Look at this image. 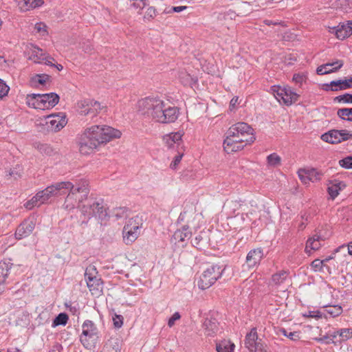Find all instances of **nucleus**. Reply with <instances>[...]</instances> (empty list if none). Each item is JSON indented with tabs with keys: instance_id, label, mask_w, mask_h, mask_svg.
<instances>
[{
	"instance_id": "a211bd4d",
	"label": "nucleus",
	"mask_w": 352,
	"mask_h": 352,
	"mask_svg": "<svg viewBox=\"0 0 352 352\" xmlns=\"http://www.w3.org/2000/svg\"><path fill=\"white\" fill-rule=\"evenodd\" d=\"M258 336L256 329H252L245 336V344L250 352H256L262 344L257 342Z\"/></svg>"
},
{
	"instance_id": "4c0bfd02",
	"label": "nucleus",
	"mask_w": 352,
	"mask_h": 352,
	"mask_svg": "<svg viewBox=\"0 0 352 352\" xmlns=\"http://www.w3.org/2000/svg\"><path fill=\"white\" fill-rule=\"evenodd\" d=\"M337 116L341 120L352 122V108H341L337 111Z\"/></svg>"
},
{
	"instance_id": "bb28decb",
	"label": "nucleus",
	"mask_w": 352,
	"mask_h": 352,
	"mask_svg": "<svg viewBox=\"0 0 352 352\" xmlns=\"http://www.w3.org/2000/svg\"><path fill=\"white\" fill-rule=\"evenodd\" d=\"M121 341L118 338H111L106 342L103 351L106 352H120Z\"/></svg>"
},
{
	"instance_id": "aec40b11",
	"label": "nucleus",
	"mask_w": 352,
	"mask_h": 352,
	"mask_svg": "<svg viewBox=\"0 0 352 352\" xmlns=\"http://www.w3.org/2000/svg\"><path fill=\"white\" fill-rule=\"evenodd\" d=\"M12 265L10 261L0 262V294L4 291V285L6 283V279L10 274V270Z\"/></svg>"
},
{
	"instance_id": "a18cd8bd",
	"label": "nucleus",
	"mask_w": 352,
	"mask_h": 352,
	"mask_svg": "<svg viewBox=\"0 0 352 352\" xmlns=\"http://www.w3.org/2000/svg\"><path fill=\"white\" fill-rule=\"evenodd\" d=\"M43 203H41V199L40 197H37V193L35 196H34L30 200L28 201L25 204L24 206L28 209L31 210L35 206H39L42 204Z\"/></svg>"
},
{
	"instance_id": "de8ad7c7",
	"label": "nucleus",
	"mask_w": 352,
	"mask_h": 352,
	"mask_svg": "<svg viewBox=\"0 0 352 352\" xmlns=\"http://www.w3.org/2000/svg\"><path fill=\"white\" fill-rule=\"evenodd\" d=\"M338 135L340 143L344 141L352 139V131H348L346 129L338 130Z\"/></svg>"
},
{
	"instance_id": "f257e3e1",
	"label": "nucleus",
	"mask_w": 352,
	"mask_h": 352,
	"mask_svg": "<svg viewBox=\"0 0 352 352\" xmlns=\"http://www.w3.org/2000/svg\"><path fill=\"white\" fill-rule=\"evenodd\" d=\"M65 184H69L70 188L65 190V194L68 192L74 193L76 195L77 193H81L82 195L81 198L78 199V207L80 208L82 215L87 219V221H83L82 223H87L88 220L92 217H97L98 219L102 221L108 220L109 216L107 212V208L104 204V201L102 199L88 198L89 192V183L85 179H76L74 183L71 182H63ZM102 222H101V224Z\"/></svg>"
},
{
	"instance_id": "6ab92c4d",
	"label": "nucleus",
	"mask_w": 352,
	"mask_h": 352,
	"mask_svg": "<svg viewBox=\"0 0 352 352\" xmlns=\"http://www.w3.org/2000/svg\"><path fill=\"white\" fill-rule=\"evenodd\" d=\"M192 236V232L188 225L183 226L180 229L177 230L172 238L171 241L175 243H184L189 240Z\"/></svg>"
},
{
	"instance_id": "c756f323",
	"label": "nucleus",
	"mask_w": 352,
	"mask_h": 352,
	"mask_svg": "<svg viewBox=\"0 0 352 352\" xmlns=\"http://www.w3.org/2000/svg\"><path fill=\"white\" fill-rule=\"evenodd\" d=\"M50 76L45 74H36L31 78L30 83L32 87H38V85H43L47 82L50 81Z\"/></svg>"
},
{
	"instance_id": "e433bc0d",
	"label": "nucleus",
	"mask_w": 352,
	"mask_h": 352,
	"mask_svg": "<svg viewBox=\"0 0 352 352\" xmlns=\"http://www.w3.org/2000/svg\"><path fill=\"white\" fill-rule=\"evenodd\" d=\"M270 89L276 99L280 102L282 100L284 103V94L286 93L285 87L274 85L271 87Z\"/></svg>"
},
{
	"instance_id": "7ed1b4c3",
	"label": "nucleus",
	"mask_w": 352,
	"mask_h": 352,
	"mask_svg": "<svg viewBox=\"0 0 352 352\" xmlns=\"http://www.w3.org/2000/svg\"><path fill=\"white\" fill-rule=\"evenodd\" d=\"M138 107L142 114L147 115L162 124L175 122L179 115V109L177 107L170 106L156 97H146L139 100Z\"/></svg>"
},
{
	"instance_id": "37998d69",
	"label": "nucleus",
	"mask_w": 352,
	"mask_h": 352,
	"mask_svg": "<svg viewBox=\"0 0 352 352\" xmlns=\"http://www.w3.org/2000/svg\"><path fill=\"white\" fill-rule=\"evenodd\" d=\"M335 334L336 336L338 335L340 337H341L340 341L348 340L352 338V329H351V328L341 329L340 330L336 332Z\"/></svg>"
},
{
	"instance_id": "f8f14e48",
	"label": "nucleus",
	"mask_w": 352,
	"mask_h": 352,
	"mask_svg": "<svg viewBox=\"0 0 352 352\" xmlns=\"http://www.w3.org/2000/svg\"><path fill=\"white\" fill-rule=\"evenodd\" d=\"M351 88H352V77L332 80L329 83L322 85V89L326 91H338Z\"/></svg>"
},
{
	"instance_id": "9d476101",
	"label": "nucleus",
	"mask_w": 352,
	"mask_h": 352,
	"mask_svg": "<svg viewBox=\"0 0 352 352\" xmlns=\"http://www.w3.org/2000/svg\"><path fill=\"white\" fill-rule=\"evenodd\" d=\"M67 123L66 116L63 113L51 114L45 118V125L47 130L57 132L62 129Z\"/></svg>"
},
{
	"instance_id": "0eeeda50",
	"label": "nucleus",
	"mask_w": 352,
	"mask_h": 352,
	"mask_svg": "<svg viewBox=\"0 0 352 352\" xmlns=\"http://www.w3.org/2000/svg\"><path fill=\"white\" fill-rule=\"evenodd\" d=\"M69 184H65L61 182H56L50 186H47L44 190L37 192V197H40L41 203H45L51 197L60 196L65 195V190L70 188Z\"/></svg>"
},
{
	"instance_id": "c85d7f7f",
	"label": "nucleus",
	"mask_w": 352,
	"mask_h": 352,
	"mask_svg": "<svg viewBox=\"0 0 352 352\" xmlns=\"http://www.w3.org/2000/svg\"><path fill=\"white\" fill-rule=\"evenodd\" d=\"M242 206L241 200H232L226 203L225 208L228 210V214L230 216H236V212Z\"/></svg>"
},
{
	"instance_id": "c03bdc74",
	"label": "nucleus",
	"mask_w": 352,
	"mask_h": 352,
	"mask_svg": "<svg viewBox=\"0 0 352 352\" xmlns=\"http://www.w3.org/2000/svg\"><path fill=\"white\" fill-rule=\"evenodd\" d=\"M267 161L270 166H277L280 164L281 158L276 153H273L267 156Z\"/></svg>"
},
{
	"instance_id": "3c124183",
	"label": "nucleus",
	"mask_w": 352,
	"mask_h": 352,
	"mask_svg": "<svg viewBox=\"0 0 352 352\" xmlns=\"http://www.w3.org/2000/svg\"><path fill=\"white\" fill-rule=\"evenodd\" d=\"M352 156H348L339 161V164L344 168H352Z\"/></svg>"
},
{
	"instance_id": "8fccbe9b",
	"label": "nucleus",
	"mask_w": 352,
	"mask_h": 352,
	"mask_svg": "<svg viewBox=\"0 0 352 352\" xmlns=\"http://www.w3.org/2000/svg\"><path fill=\"white\" fill-rule=\"evenodd\" d=\"M280 332L284 335L285 336L289 338L290 340L296 341L299 340V333L298 331H293L288 333L287 331L285 329H281Z\"/></svg>"
},
{
	"instance_id": "052dcab7",
	"label": "nucleus",
	"mask_w": 352,
	"mask_h": 352,
	"mask_svg": "<svg viewBox=\"0 0 352 352\" xmlns=\"http://www.w3.org/2000/svg\"><path fill=\"white\" fill-rule=\"evenodd\" d=\"M181 318V316L179 312H175L173 315L169 318L168 322V325L171 327L174 325L175 322L179 320Z\"/></svg>"
},
{
	"instance_id": "39448f33",
	"label": "nucleus",
	"mask_w": 352,
	"mask_h": 352,
	"mask_svg": "<svg viewBox=\"0 0 352 352\" xmlns=\"http://www.w3.org/2000/svg\"><path fill=\"white\" fill-rule=\"evenodd\" d=\"M82 329V331L80 338V342L85 348L91 349L97 343L99 331L94 322L90 320L84 321Z\"/></svg>"
},
{
	"instance_id": "58836bf2",
	"label": "nucleus",
	"mask_w": 352,
	"mask_h": 352,
	"mask_svg": "<svg viewBox=\"0 0 352 352\" xmlns=\"http://www.w3.org/2000/svg\"><path fill=\"white\" fill-rule=\"evenodd\" d=\"M325 311L332 317H337L342 313V308L340 305H324Z\"/></svg>"
},
{
	"instance_id": "a878e982",
	"label": "nucleus",
	"mask_w": 352,
	"mask_h": 352,
	"mask_svg": "<svg viewBox=\"0 0 352 352\" xmlns=\"http://www.w3.org/2000/svg\"><path fill=\"white\" fill-rule=\"evenodd\" d=\"M203 327L208 336H213L218 331V323L215 318H206L203 323Z\"/></svg>"
},
{
	"instance_id": "4be33fe9",
	"label": "nucleus",
	"mask_w": 352,
	"mask_h": 352,
	"mask_svg": "<svg viewBox=\"0 0 352 352\" xmlns=\"http://www.w3.org/2000/svg\"><path fill=\"white\" fill-rule=\"evenodd\" d=\"M324 241V239L320 234L318 233L314 234L306 243V252L310 254V251L308 250L309 248H310L311 250H318L322 245L321 241Z\"/></svg>"
},
{
	"instance_id": "6e6552de",
	"label": "nucleus",
	"mask_w": 352,
	"mask_h": 352,
	"mask_svg": "<svg viewBox=\"0 0 352 352\" xmlns=\"http://www.w3.org/2000/svg\"><path fill=\"white\" fill-rule=\"evenodd\" d=\"M96 268L94 265H89L87 267L85 273V278L87 287L93 294H98L102 289V282L100 278H98Z\"/></svg>"
},
{
	"instance_id": "ddd939ff",
	"label": "nucleus",
	"mask_w": 352,
	"mask_h": 352,
	"mask_svg": "<svg viewBox=\"0 0 352 352\" xmlns=\"http://www.w3.org/2000/svg\"><path fill=\"white\" fill-rule=\"evenodd\" d=\"M329 32L334 34L340 40L349 37L352 34V21L340 23L338 26L329 27Z\"/></svg>"
},
{
	"instance_id": "b1692460",
	"label": "nucleus",
	"mask_w": 352,
	"mask_h": 352,
	"mask_svg": "<svg viewBox=\"0 0 352 352\" xmlns=\"http://www.w3.org/2000/svg\"><path fill=\"white\" fill-rule=\"evenodd\" d=\"M22 11H27L42 6L43 0H15Z\"/></svg>"
},
{
	"instance_id": "79ce46f5",
	"label": "nucleus",
	"mask_w": 352,
	"mask_h": 352,
	"mask_svg": "<svg viewBox=\"0 0 352 352\" xmlns=\"http://www.w3.org/2000/svg\"><path fill=\"white\" fill-rule=\"evenodd\" d=\"M192 245L196 248L198 250H203L206 244V240L204 237L199 234L197 235L195 239L191 241Z\"/></svg>"
},
{
	"instance_id": "69168bd1",
	"label": "nucleus",
	"mask_w": 352,
	"mask_h": 352,
	"mask_svg": "<svg viewBox=\"0 0 352 352\" xmlns=\"http://www.w3.org/2000/svg\"><path fill=\"white\" fill-rule=\"evenodd\" d=\"M238 100H239L238 97H234L232 98V100H230V108L231 109H234L235 107L236 103L238 102Z\"/></svg>"
},
{
	"instance_id": "5fc2aeb1",
	"label": "nucleus",
	"mask_w": 352,
	"mask_h": 352,
	"mask_svg": "<svg viewBox=\"0 0 352 352\" xmlns=\"http://www.w3.org/2000/svg\"><path fill=\"white\" fill-rule=\"evenodd\" d=\"M123 316L115 314L113 317V325L116 328H120L123 324Z\"/></svg>"
},
{
	"instance_id": "09e8293b",
	"label": "nucleus",
	"mask_w": 352,
	"mask_h": 352,
	"mask_svg": "<svg viewBox=\"0 0 352 352\" xmlns=\"http://www.w3.org/2000/svg\"><path fill=\"white\" fill-rule=\"evenodd\" d=\"M311 265L315 271H322L323 267H325L328 270H329V267L326 265L322 260L318 258L314 260L311 262Z\"/></svg>"
},
{
	"instance_id": "13d9d810",
	"label": "nucleus",
	"mask_w": 352,
	"mask_h": 352,
	"mask_svg": "<svg viewBox=\"0 0 352 352\" xmlns=\"http://www.w3.org/2000/svg\"><path fill=\"white\" fill-rule=\"evenodd\" d=\"M47 26L43 23H37L34 26V29L37 32H40L42 35H45L47 33Z\"/></svg>"
},
{
	"instance_id": "ea45409f",
	"label": "nucleus",
	"mask_w": 352,
	"mask_h": 352,
	"mask_svg": "<svg viewBox=\"0 0 352 352\" xmlns=\"http://www.w3.org/2000/svg\"><path fill=\"white\" fill-rule=\"evenodd\" d=\"M69 317L65 313L59 314L53 320L52 327H56L58 325H65L68 321Z\"/></svg>"
},
{
	"instance_id": "1a4fd4ad",
	"label": "nucleus",
	"mask_w": 352,
	"mask_h": 352,
	"mask_svg": "<svg viewBox=\"0 0 352 352\" xmlns=\"http://www.w3.org/2000/svg\"><path fill=\"white\" fill-rule=\"evenodd\" d=\"M77 107L80 116L91 115L92 118L96 117L102 109L99 102L89 99L78 102Z\"/></svg>"
},
{
	"instance_id": "a19ab883",
	"label": "nucleus",
	"mask_w": 352,
	"mask_h": 352,
	"mask_svg": "<svg viewBox=\"0 0 352 352\" xmlns=\"http://www.w3.org/2000/svg\"><path fill=\"white\" fill-rule=\"evenodd\" d=\"M287 276V273L286 271H280L272 276V281L275 285H280L285 280Z\"/></svg>"
},
{
	"instance_id": "f3484780",
	"label": "nucleus",
	"mask_w": 352,
	"mask_h": 352,
	"mask_svg": "<svg viewBox=\"0 0 352 352\" xmlns=\"http://www.w3.org/2000/svg\"><path fill=\"white\" fill-rule=\"evenodd\" d=\"M344 65L343 60H336L332 63H327L318 67L316 73L318 75H324L338 71Z\"/></svg>"
},
{
	"instance_id": "49530a36",
	"label": "nucleus",
	"mask_w": 352,
	"mask_h": 352,
	"mask_svg": "<svg viewBox=\"0 0 352 352\" xmlns=\"http://www.w3.org/2000/svg\"><path fill=\"white\" fill-rule=\"evenodd\" d=\"M333 100L338 102H344L346 104H352V94L346 93L343 95L336 96Z\"/></svg>"
},
{
	"instance_id": "412c9836",
	"label": "nucleus",
	"mask_w": 352,
	"mask_h": 352,
	"mask_svg": "<svg viewBox=\"0 0 352 352\" xmlns=\"http://www.w3.org/2000/svg\"><path fill=\"white\" fill-rule=\"evenodd\" d=\"M183 136V133L180 131L170 133L169 134H166L163 137V141L166 146L168 148L174 147L175 144L179 145L182 142V138Z\"/></svg>"
},
{
	"instance_id": "9b49d317",
	"label": "nucleus",
	"mask_w": 352,
	"mask_h": 352,
	"mask_svg": "<svg viewBox=\"0 0 352 352\" xmlns=\"http://www.w3.org/2000/svg\"><path fill=\"white\" fill-rule=\"evenodd\" d=\"M123 240L126 244H131L135 241L140 234V226L135 220L130 219L128 223L124 226Z\"/></svg>"
},
{
	"instance_id": "6e6d98bb",
	"label": "nucleus",
	"mask_w": 352,
	"mask_h": 352,
	"mask_svg": "<svg viewBox=\"0 0 352 352\" xmlns=\"http://www.w3.org/2000/svg\"><path fill=\"white\" fill-rule=\"evenodd\" d=\"M127 211L126 208L125 207H120L115 208L113 210V215L117 218H121L124 217V215L126 214Z\"/></svg>"
},
{
	"instance_id": "20e7f679",
	"label": "nucleus",
	"mask_w": 352,
	"mask_h": 352,
	"mask_svg": "<svg viewBox=\"0 0 352 352\" xmlns=\"http://www.w3.org/2000/svg\"><path fill=\"white\" fill-rule=\"evenodd\" d=\"M256 140L254 129L247 123L238 122L230 126L223 141V149L228 153L241 151Z\"/></svg>"
},
{
	"instance_id": "e2e57ef3",
	"label": "nucleus",
	"mask_w": 352,
	"mask_h": 352,
	"mask_svg": "<svg viewBox=\"0 0 352 352\" xmlns=\"http://www.w3.org/2000/svg\"><path fill=\"white\" fill-rule=\"evenodd\" d=\"M305 316L310 318H321V315L320 314L319 311L316 312L309 311L308 314Z\"/></svg>"
},
{
	"instance_id": "774afa93",
	"label": "nucleus",
	"mask_w": 352,
	"mask_h": 352,
	"mask_svg": "<svg viewBox=\"0 0 352 352\" xmlns=\"http://www.w3.org/2000/svg\"><path fill=\"white\" fill-rule=\"evenodd\" d=\"M82 48H83V50L85 51V52H87V53L91 52V50H93L92 46L89 44L84 45Z\"/></svg>"
},
{
	"instance_id": "cd10ccee",
	"label": "nucleus",
	"mask_w": 352,
	"mask_h": 352,
	"mask_svg": "<svg viewBox=\"0 0 352 352\" xmlns=\"http://www.w3.org/2000/svg\"><path fill=\"white\" fill-rule=\"evenodd\" d=\"M321 139L330 144H338L340 143L338 130L332 129L329 131L321 135Z\"/></svg>"
},
{
	"instance_id": "393cba45",
	"label": "nucleus",
	"mask_w": 352,
	"mask_h": 352,
	"mask_svg": "<svg viewBox=\"0 0 352 352\" xmlns=\"http://www.w3.org/2000/svg\"><path fill=\"white\" fill-rule=\"evenodd\" d=\"M346 187L344 182L333 180L328 186V192L332 199H334L339 194V192Z\"/></svg>"
},
{
	"instance_id": "0e129e2a",
	"label": "nucleus",
	"mask_w": 352,
	"mask_h": 352,
	"mask_svg": "<svg viewBox=\"0 0 352 352\" xmlns=\"http://www.w3.org/2000/svg\"><path fill=\"white\" fill-rule=\"evenodd\" d=\"M187 9V6H173L172 7L173 12H179Z\"/></svg>"
},
{
	"instance_id": "603ef678",
	"label": "nucleus",
	"mask_w": 352,
	"mask_h": 352,
	"mask_svg": "<svg viewBox=\"0 0 352 352\" xmlns=\"http://www.w3.org/2000/svg\"><path fill=\"white\" fill-rule=\"evenodd\" d=\"M157 15V10L153 6H150L148 8L144 18L147 19L148 20H151L155 17Z\"/></svg>"
},
{
	"instance_id": "f03ea898",
	"label": "nucleus",
	"mask_w": 352,
	"mask_h": 352,
	"mask_svg": "<svg viewBox=\"0 0 352 352\" xmlns=\"http://www.w3.org/2000/svg\"><path fill=\"white\" fill-rule=\"evenodd\" d=\"M121 135L120 131L113 127L94 125L87 128L81 135L78 144L79 151L83 155L89 154L100 145L120 138Z\"/></svg>"
},
{
	"instance_id": "338daca9",
	"label": "nucleus",
	"mask_w": 352,
	"mask_h": 352,
	"mask_svg": "<svg viewBox=\"0 0 352 352\" xmlns=\"http://www.w3.org/2000/svg\"><path fill=\"white\" fill-rule=\"evenodd\" d=\"M51 60H54L52 57H45V64L47 65H50V66H52V67H54V64L52 63V62L51 61Z\"/></svg>"
},
{
	"instance_id": "5701e85b",
	"label": "nucleus",
	"mask_w": 352,
	"mask_h": 352,
	"mask_svg": "<svg viewBox=\"0 0 352 352\" xmlns=\"http://www.w3.org/2000/svg\"><path fill=\"white\" fill-rule=\"evenodd\" d=\"M298 175L300 179L304 182H307V179L314 182L320 180L322 175L316 169L313 168L307 171L304 170H300Z\"/></svg>"
},
{
	"instance_id": "680f3d73",
	"label": "nucleus",
	"mask_w": 352,
	"mask_h": 352,
	"mask_svg": "<svg viewBox=\"0 0 352 352\" xmlns=\"http://www.w3.org/2000/svg\"><path fill=\"white\" fill-rule=\"evenodd\" d=\"M305 76L303 74H295L293 76V81L296 84H301L305 80Z\"/></svg>"
},
{
	"instance_id": "dca6fc26",
	"label": "nucleus",
	"mask_w": 352,
	"mask_h": 352,
	"mask_svg": "<svg viewBox=\"0 0 352 352\" xmlns=\"http://www.w3.org/2000/svg\"><path fill=\"white\" fill-rule=\"evenodd\" d=\"M263 250L261 248L251 250L247 254L245 262L249 268L257 266L263 258Z\"/></svg>"
},
{
	"instance_id": "4d7b16f0",
	"label": "nucleus",
	"mask_w": 352,
	"mask_h": 352,
	"mask_svg": "<svg viewBox=\"0 0 352 352\" xmlns=\"http://www.w3.org/2000/svg\"><path fill=\"white\" fill-rule=\"evenodd\" d=\"M331 336H332V338H331L328 336H324L321 338H316V340L318 342H321V343L330 344V343L334 342L333 338H335L336 337V335L334 333V335H332Z\"/></svg>"
},
{
	"instance_id": "c9c22d12",
	"label": "nucleus",
	"mask_w": 352,
	"mask_h": 352,
	"mask_svg": "<svg viewBox=\"0 0 352 352\" xmlns=\"http://www.w3.org/2000/svg\"><path fill=\"white\" fill-rule=\"evenodd\" d=\"M23 167L20 164H16L14 167L12 168H10L9 170H6V177L7 178H14L17 179L21 177L23 173Z\"/></svg>"
},
{
	"instance_id": "7c9ffc66",
	"label": "nucleus",
	"mask_w": 352,
	"mask_h": 352,
	"mask_svg": "<svg viewBox=\"0 0 352 352\" xmlns=\"http://www.w3.org/2000/svg\"><path fill=\"white\" fill-rule=\"evenodd\" d=\"M286 93L284 94V104L291 105L298 101L299 95L292 90L290 87H285Z\"/></svg>"
},
{
	"instance_id": "72a5a7b5",
	"label": "nucleus",
	"mask_w": 352,
	"mask_h": 352,
	"mask_svg": "<svg viewBox=\"0 0 352 352\" xmlns=\"http://www.w3.org/2000/svg\"><path fill=\"white\" fill-rule=\"evenodd\" d=\"M38 96H41L40 94H28L26 97V104L30 107L40 109V100Z\"/></svg>"
},
{
	"instance_id": "864d4df0",
	"label": "nucleus",
	"mask_w": 352,
	"mask_h": 352,
	"mask_svg": "<svg viewBox=\"0 0 352 352\" xmlns=\"http://www.w3.org/2000/svg\"><path fill=\"white\" fill-rule=\"evenodd\" d=\"M10 88L9 87L0 79V99H2L8 93Z\"/></svg>"
},
{
	"instance_id": "bf43d9fd",
	"label": "nucleus",
	"mask_w": 352,
	"mask_h": 352,
	"mask_svg": "<svg viewBox=\"0 0 352 352\" xmlns=\"http://www.w3.org/2000/svg\"><path fill=\"white\" fill-rule=\"evenodd\" d=\"M182 157H183V153H181V154L179 153L178 155H177L174 157L173 162L170 163V167L172 169H175L177 168V166L180 163Z\"/></svg>"
},
{
	"instance_id": "2f4dec72",
	"label": "nucleus",
	"mask_w": 352,
	"mask_h": 352,
	"mask_svg": "<svg viewBox=\"0 0 352 352\" xmlns=\"http://www.w3.org/2000/svg\"><path fill=\"white\" fill-rule=\"evenodd\" d=\"M31 53L29 56V59L33 60L34 63H40L42 61H44L45 56L43 54V51L41 49L36 47H33L32 49L30 50Z\"/></svg>"
},
{
	"instance_id": "4468645a",
	"label": "nucleus",
	"mask_w": 352,
	"mask_h": 352,
	"mask_svg": "<svg viewBox=\"0 0 352 352\" xmlns=\"http://www.w3.org/2000/svg\"><path fill=\"white\" fill-rule=\"evenodd\" d=\"M40 100V109H50L55 107L59 102V96L54 92L41 94L38 96Z\"/></svg>"
},
{
	"instance_id": "473e14b6",
	"label": "nucleus",
	"mask_w": 352,
	"mask_h": 352,
	"mask_svg": "<svg viewBox=\"0 0 352 352\" xmlns=\"http://www.w3.org/2000/svg\"><path fill=\"white\" fill-rule=\"evenodd\" d=\"M67 194V195L65 198L63 207L65 210L70 211L75 208L77 203V199L75 197L76 195H74V193L68 192Z\"/></svg>"
},
{
	"instance_id": "423d86ee",
	"label": "nucleus",
	"mask_w": 352,
	"mask_h": 352,
	"mask_svg": "<svg viewBox=\"0 0 352 352\" xmlns=\"http://www.w3.org/2000/svg\"><path fill=\"white\" fill-rule=\"evenodd\" d=\"M225 267L222 268L218 265H212L206 268L202 273L198 280V287L204 290L210 287L214 283L221 277Z\"/></svg>"
},
{
	"instance_id": "f704fd0d",
	"label": "nucleus",
	"mask_w": 352,
	"mask_h": 352,
	"mask_svg": "<svg viewBox=\"0 0 352 352\" xmlns=\"http://www.w3.org/2000/svg\"><path fill=\"white\" fill-rule=\"evenodd\" d=\"M234 348V344L228 340H223L216 345L217 352H232Z\"/></svg>"
},
{
	"instance_id": "2eb2a0df",
	"label": "nucleus",
	"mask_w": 352,
	"mask_h": 352,
	"mask_svg": "<svg viewBox=\"0 0 352 352\" xmlns=\"http://www.w3.org/2000/svg\"><path fill=\"white\" fill-rule=\"evenodd\" d=\"M35 223L33 220H24L16 228L15 237L17 239H21L28 236L34 230Z\"/></svg>"
}]
</instances>
